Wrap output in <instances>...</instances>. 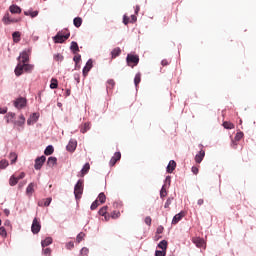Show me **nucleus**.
<instances>
[{"label": "nucleus", "instance_id": "nucleus-1", "mask_svg": "<svg viewBox=\"0 0 256 256\" xmlns=\"http://www.w3.org/2000/svg\"><path fill=\"white\" fill-rule=\"evenodd\" d=\"M35 69V65L33 64H21L18 63L17 66L15 67L14 73L16 77H21V74L25 71V73H31Z\"/></svg>", "mask_w": 256, "mask_h": 256}, {"label": "nucleus", "instance_id": "nucleus-2", "mask_svg": "<svg viewBox=\"0 0 256 256\" xmlns=\"http://www.w3.org/2000/svg\"><path fill=\"white\" fill-rule=\"evenodd\" d=\"M84 183L85 181L83 179H79L74 186V196L76 201H79V199H81V195H83V189L85 187Z\"/></svg>", "mask_w": 256, "mask_h": 256}, {"label": "nucleus", "instance_id": "nucleus-3", "mask_svg": "<svg viewBox=\"0 0 256 256\" xmlns=\"http://www.w3.org/2000/svg\"><path fill=\"white\" fill-rule=\"evenodd\" d=\"M69 37H71V33L68 32L64 34L63 31H59L54 37H52V39L54 43L59 44V43H63L64 41H67Z\"/></svg>", "mask_w": 256, "mask_h": 256}, {"label": "nucleus", "instance_id": "nucleus-4", "mask_svg": "<svg viewBox=\"0 0 256 256\" xmlns=\"http://www.w3.org/2000/svg\"><path fill=\"white\" fill-rule=\"evenodd\" d=\"M126 62L129 67H135L136 65H139V57L135 54H128Z\"/></svg>", "mask_w": 256, "mask_h": 256}, {"label": "nucleus", "instance_id": "nucleus-5", "mask_svg": "<svg viewBox=\"0 0 256 256\" xmlns=\"http://www.w3.org/2000/svg\"><path fill=\"white\" fill-rule=\"evenodd\" d=\"M45 161H47V157H45V155L37 157L35 159L34 169L36 171H40V169L43 167V165H45Z\"/></svg>", "mask_w": 256, "mask_h": 256}, {"label": "nucleus", "instance_id": "nucleus-6", "mask_svg": "<svg viewBox=\"0 0 256 256\" xmlns=\"http://www.w3.org/2000/svg\"><path fill=\"white\" fill-rule=\"evenodd\" d=\"M14 107L16 109H24V107H27V98L19 97L14 101Z\"/></svg>", "mask_w": 256, "mask_h": 256}, {"label": "nucleus", "instance_id": "nucleus-7", "mask_svg": "<svg viewBox=\"0 0 256 256\" xmlns=\"http://www.w3.org/2000/svg\"><path fill=\"white\" fill-rule=\"evenodd\" d=\"M18 63L25 64L29 62V51L24 50L20 53V55L17 58Z\"/></svg>", "mask_w": 256, "mask_h": 256}, {"label": "nucleus", "instance_id": "nucleus-8", "mask_svg": "<svg viewBox=\"0 0 256 256\" xmlns=\"http://www.w3.org/2000/svg\"><path fill=\"white\" fill-rule=\"evenodd\" d=\"M31 231H32L33 235H37V233H39V231H41V223L39 222V220H37V218L33 219Z\"/></svg>", "mask_w": 256, "mask_h": 256}, {"label": "nucleus", "instance_id": "nucleus-9", "mask_svg": "<svg viewBox=\"0 0 256 256\" xmlns=\"http://www.w3.org/2000/svg\"><path fill=\"white\" fill-rule=\"evenodd\" d=\"M2 22L4 23V25H11V23H19V19L11 18V16L9 15V12H7L3 16Z\"/></svg>", "mask_w": 256, "mask_h": 256}, {"label": "nucleus", "instance_id": "nucleus-10", "mask_svg": "<svg viewBox=\"0 0 256 256\" xmlns=\"http://www.w3.org/2000/svg\"><path fill=\"white\" fill-rule=\"evenodd\" d=\"M91 69H93V59H89L86 62V65L83 67V70H82L83 76L87 77V75L89 74V71H91Z\"/></svg>", "mask_w": 256, "mask_h": 256}, {"label": "nucleus", "instance_id": "nucleus-11", "mask_svg": "<svg viewBox=\"0 0 256 256\" xmlns=\"http://www.w3.org/2000/svg\"><path fill=\"white\" fill-rule=\"evenodd\" d=\"M77 149V140L70 139L68 145L66 146V150L69 151V153H73Z\"/></svg>", "mask_w": 256, "mask_h": 256}, {"label": "nucleus", "instance_id": "nucleus-12", "mask_svg": "<svg viewBox=\"0 0 256 256\" xmlns=\"http://www.w3.org/2000/svg\"><path fill=\"white\" fill-rule=\"evenodd\" d=\"M39 121V113H32L27 120V125H33Z\"/></svg>", "mask_w": 256, "mask_h": 256}, {"label": "nucleus", "instance_id": "nucleus-13", "mask_svg": "<svg viewBox=\"0 0 256 256\" xmlns=\"http://www.w3.org/2000/svg\"><path fill=\"white\" fill-rule=\"evenodd\" d=\"M121 159V152H116L113 157L110 159L109 165L110 167H113L117 161Z\"/></svg>", "mask_w": 256, "mask_h": 256}, {"label": "nucleus", "instance_id": "nucleus-14", "mask_svg": "<svg viewBox=\"0 0 256 256\" xmlns=\"http://www.w3.org/2000/svg\"><path fill=\"white\" fill-rule=\"evenodd\" d=\"M13 125L15 127H23V125H25V116L23 114H21L19 116V120H14L13 121Z\"/></svg>", "mask_w": 256, "mask_h": 256}, {"label": "nucleus", "instance_id": "nucleus-15", "mask_svg": "<svg viewBox=\"0 0 256 256\" xmlns=\"http://www.w3.org/2000/svg\"><path fill=\"white\" fill-rule=\"evenodd\" d=\"M175 167H177V162H175V160H170L166 167L167 173H173V171H175Z\"/></svg>", "mask_w": 256, "mask_h": 256}, {"label": "nucleus", "instance_id": "nucleus-16", "mask_svg": "<svg viewBox=\"0 0 256 256\" xmlns=\"http://www.w3.org/2000/svg\"><path fill=\"white\" fill-rule=\"evenodd\" d=\"M184 216V212H179L178 214H176L172 219V225H177V223H179V221H181Z\"/></svg>", "mask_w": 256, "mask_h": 256}, {"label": "nucleus", "instance_id": "nucleus-17", "mask_svg": "<svg viewBox=\"0 0 256 256\" xmlns=\"http://www.w3.org/2000/svg\"><path fill=\"white\" fill-rule=\"evenodd\" d=\"M205 159V150H200L198 154L195 155V162L201 163Z\"/></svg>", "mask_w": 256, "mask_h": 256}, {"label": "nucleus", "instance_id": "nucleus-18", "mask_svg": "<svg viewBox=\"0 0 256 256\" xmlns=\"http://www.w3.org/2000/svg\"><path fill=\"white\" fill-rule=\"evenodd\" d=\"M53 243V238L46 237L44 240L41 241V247L45 249V247H49Z\"/></svg>", "mask_w": 256, "mask_h": 256}, {"label": "nucleus", "instance_id": "nucleus-19", "mask_svg": "<svg viewBox=\"0 0 256 256\" xmlns=\"http://www.w3.org/2000/svg\"><path fill=\"white\" fill-rule=\"evenodd\" d=\"M9 11H10V13H12V14H20V13H21V7L15 5V4H12V5L9 7Z\"/></svg>", "mask_w": 256, "mask_h": 256}, {"label": "nucleus", "instance_id": "nucleus-20", "mask_svg": "<svg viewBox=\"0 0 256 256\" xmlns=\"http://www.w3.org/2000/svg\"><path fill=\"white\" fill-rule=\"evenodd\" d=\"M70 50L74 55H76V53H79V44H77V42L75 41H72L70 45Z\"/></svg>", "mask_w": 256, "mask_h": 256}, {"label": "nucleus", "instance_id": "nucleus-21", "mask_svg": "<svg viewBox=\"0 0 256 256\" xmlns=\"http://www.w3.org/2000/svg\"><path fill=\"white\" fill-rule=\"evenodd\" d=\"M121 55V48L116 47L111 51V59H117Z\"/></svg>", "mask_w": 256, "mask_h": 256}, {"label": "nucleus", "instance_id": "nucleus-22", "mask_svg": "<svg viewBox=\"0 0 256 256\" xmlns=\"http://www.w3.org/2000/svg\"><path fill=\"white\" fill-rule=\"evenodd\" d=\"M12 39L14 43H19L21 41V32L15 31L12 33Z\"/></svg>", "mask_w": 256, "mask_h": 256}, {"label": "nucleus", "instance_id": "nucleus-23", "mask_svg": "<svg viewBox=\"0 0 256 256\" xmlns=\"http://www.w3.org/2000/svg\"><path fill=\"white\" fill-rule=\"evenodd\" d=\"M49 167H55L57 165V157L50 156L47 161Z\"/></svg>", "mask_w": 256, "mask_h": 256}, {"label": "nucleus", "instance_id": "nucleus-24", "mask_svg": "<svg viewBox=\"0 0 256 256\" xmlns=\"http://www.w3.org/2000/svg\"><path fill=\"white\" fill-rule=\"evenodd\" d=\"M91 129V123L85 122L83 126L80 127V133H87Z\"/></svg>", "mask_w": 256, "mask_h": 256}, {"label": "nucleus", "instance_id": "nucleus-25", "mask_svg": "<svg viewBox=\"0 0 256 256\" xmlns=\"http://www.w3.org/2000/svg\"><path fill=\"white\" fill-rule=\"evenodd\" d=\"M15 115L16 114L14 112L7 113L6 116H5L6 122L7 123H13V121H15V120H13V119H15Z\"/></svg>", "mask_w": 256, "mask_h": 256}, {"label": "nucleus", "instance_id": "nucleus-26", "mask_svg": "<svg viewBox=\"0 0 256 256\" xmlns=\"http://www.w3.org/2000/svg\"><path fill=\"white\" fill-rule=\"evenodd\" d=\"M24 15H26V17H32V19L33 18H35V17H37V15H39V11H31V10H27V11H24Z\"/></svg>", "mask_w": 256, "mask_h": 256}, {"label": "nucleus", "instance_id": "nucleus-27", "mask_svg": "<svg viewBox=\"0 0 256 256\" xmlns=\"http://www.w3.org/2000/svg\"><path fill=\"white\" fill-rule=\"evenodd\" d=\"M167 245H168L167 240H162L158 243L157 247L162 251H167Z\"/></svg>", "mask_w": 256, "mask_h": 256}, {"label": "nucleus", "instance_id": "nucleus-28", "mask_svg": "<svg viewBox=\"0 0 256 256\" xmlns=\"http://www.w3.org/2000/svg\"><path fill=\"white\" fill-rule=\"evenodd\" d=\"M55 152V148H53V145H48L44 150V155H53Z\"/></svg>", "mask_w": 256, "mask_h": 256}, {"label": "nucleus", "instance_id": "nucleus-29", "mask_svg": "<svg viewBox=\"0 0 256 256\" xmlns=\"http://www.w3.org/2000/svg\"><path fill=\"white\" fill-rule=\"evenodd\" d=\"M34 187L35 183H30L26 188V194L29 196L33 195V191H35Z\"/></svg>", "mask_w": 256, "mask_h": 256}, {"label": "nucleus", "instance_id": "nucleus-30", "mask_svg": "<svg viewBox=\"0 0 256 256\" xmlns=\"http://www.w3.org/2000/svg\"><path fill=\"white\" fill-rule=\"evenodd\" d=\"M90 169H91V166L89 165V163L84 164L83 168L81 169L82 177H83V175H87V173H89Z\"/></svg>", "mask_w": 256, "mask_h": 256}, {"label": "nucleus", "instance_id": "nucleus-31", "mask_svg": "<svg viewBox=\"0 0 256 256\" xmlns=\"http://www.w3.org/2000/svg\"><path fill=\"white\" fill-rule=\"evenodd\" d=\"M114 87H115V80L109 79L107 81L106 90L111 91V89H113Z\"/></svg>", "mask_w": 256, "mask_h": 256}, {"label": "nucleus", "instance_id": "nucleus-32", "mask_svg": "<svg viewBox=\"0 0 256 256\" xmlns=\"http://www.w3.org/2000/svg\"><path fill=\"white\" fill-rule=\"evenodd\" d=\"M74 26H76L77 28L81 27V25H83V19L81 17H76L73 20Z\"/></svg>", "mask_w": 256, "mask_h": 256}, {"label": "nucleus", "instance_id": "nucleus-33", "mask_svg": "<svg viewBox=\"0 0 256 256\" xmlns=\"http://www.w3.org/2000/svg\"><path fill=\"white\" fill-rule=\"evenodd\" d=\"M17 183H19V180L17 179V177L15 175L11 176L10 180H9V185L11 187H15V185H17Z\"/></svg>", "mask_w": 256, "mask_h": 256}, {"label": "nucleus", "instance_id": "nucleus-34", "mask_svg": "<svg viewBox=\"0 0 256 256\" xmlns=\"http://www.w3.org/2000/svg\"><path fill=\"white\" fill-rule=\"evenodd\" d=\"M17 157H18L17 153H15V152H11L9 154V159H10L12 165L17 163Z\"/></svg>", "mask_w": 256, "mask_h": 256}, {"label": "nucleus", "instance_id": "nucleus-35", "mask_svg": "<svg viewBox=\"0 0 256 256\" xmlns=\"http://www.w3.org/2000/svg\"><path fill=\"white\" fill-rule=\"evenodd\" d=\"M165 187H167V184H164L160 190L161 199H164V197H167V190L165 189Z\"/></svg>", "mask_w": 256, "mask_h": 256}, {"label": "nucleus", "instance_id": "nucleus-36", "mask_svg": "<svg viewBox=\"0 0 256 256\" xmlns=\"http://www.w3.org/2000/svg\"><path fill=\"white\" fill-rule=\"evenodd\" d=\"M141 83V74L138 72L134 77V85L137 87Z\"/></svg>", "mask_w": 256, "mask_h": 256}, {"label": "nucleus", "instance_id": "nucleus-37", "mask_svg": "<svg viewBox=\"0 0 256 256\" xmlns=\"http://www.w3.org/2000/svg\"><path fill=\"white\" fill-rule=\"evenodd\" d=\"M107 209H109L108 206H103L99 211V215H101L102 217H105V215H107Z\"/></svg>", "mask_w": 256, "mask_h": 256}, {"label": "nucleus", "instance_id": "nucleus-38", "mask_svg": "<svg viewBox=\"0 0 256 256\" xmlns=\"http://www.w3.org/2000/svg\"><path fill=\"white\" fill-rule=\"evenodd\" d=\"M9 167V161L3 159L0 161V169H7Z\"/></svg>", "mask_w": 256, "mask_h": 256}, {"label": "nucleus", "instance_id": "nucleus-39", "mask_svg": "<svg viewBox=\"0 0 256 256\" xmlns=\"http://www.w3.org/2000/svg\"><path fill=\"white\" fill-rule=\"evenodd\" d=\"M98 200H99V202L100 203H105V201H107V196H105V193H100L99 195H98Z\"/></svg>", "mask_w": 256, "mask_h": 256}, {"label": "nucleus", "instance_id": "nucleus-40", "mask_svg": "<svg viewBox=\"0 0 256 256\" xmlns=\"http://www.w3.org/2000/svg\"><path fill=\"white\" fill-rule=\"evenodd\" d=\"M194 243L196 244V247H203L205 245V241L201 238H197Z\"/></svg>", "mask_w": 256, "mask_h": 256}, {"label": "nucleus", "instance_id": "nucleus-41", "mask_svg": "<svg viewBox=\"0 0 256 256\" xmlns=\"http://www.w3.org/2000/svg\"><path fill=\"white\" fill-rule=\"evenodd\" d=\"M59 87V84L57 83V79H52L50 83V89H57Z\"/></svg>", "mask_w": 256, "mask_h": 256}, {"label": "nucleus", "instance_id": "nucleus-42", "mask_svg": "<svg viewBox=\"0 0 256 256\" xmlns=\"http://www.w3.org/2000/svg\"><path fill=\"white\" fill-rule=\"evenodd\" d=\"M172 203H173V197H169V198L166 200L165 204H164V208H165V209H169V206H170Z\"/></svg>", "mask_w": 256, "mask_h": 256}, {"label": "nucleus", "instance_id": "nucleus-43", "mask_svg": "<svg viewBox=\"0 0 256 256\" xmlns=\"http://www.w3.org/2000/svg\"><path fill=\"white\" fill-rule=\"evenodd\" d=\"M167 255V250H156L155 256H165Z\"/></svg>", "mask_w": 256, "mask_h": 256}, {"label": "nucleus", "instance_id": "nucleus-44", "mask_svg": "<svg viewBox=\"0 0 256 256\" xmlns=\"http://www.w3.org/2000/svg\"><path fill=\"white\" fill-rule=\"evenodd\" d=\"M224 129H233L235 127L231 122H223Z\"/></svg>", "mask_w": 256, "mask_h": 256}, {"label": "nucleus", "instance_id": "nucleus-45", "mask_svg": "<svg viewBox=\"0 0 256 256\" xmlns=\"http://www.w3.org/2000/svg\"><path fill=\"white\" fill-rule=\"evenodd\" d=\"M83 237H85V233L80 232L76 237L77 243H81L83 241Z\"/></svg>", "mask_w": 256, "mask_h": 256}, {"label": "nucleus", "instance_id": "nucleus-46", "mask_svg": "<svg viewBox=\"0 0 256 256\" xmlns=\"http://www.w3.org/2000/svg\"><path fill=\"white\" fill-rule=\"evenodd\" d=\"M242 139H243V132H237L234 137V141H240Z\"/></svg>", "mask_w": 256, "mask_h": 256}, {"label": "nucleus", "instance_id": "nucleus-47", "mask_svg": "<svg viewBox=\"0 0 256 256\" xmlns=\"http://www.w3.org/2000/svg\"><path fill=\"white\" fill-rule=\"evenodd\" d=\"M97 207H99V201L98 200H95L91 206H90V209L91 211H95V209H97Z\"/></svg>", "mask_w": 256, "mask_h": 256}, {"label": "nucleus", "instance_id": "nucleus-48", "mask_svg": "<svg viewBox=\"0 0 256 256\" xmlns=\"http://www.w3.org/2000/svg\"><path fill=\"white\" fill-rule=\"evenodd\" d=\"M0 237H7V230L5 229V227H0Z\"/></svg>", "mask_w": 256, "mask_h": 256}, {"label": "nucleus", "instance_id": "nucleus-49", "mask_svg": "<svg viewBox=\"0 0 256 256\" xmlns=\"http://www.w3.org/2000/svg\"><path fill=\"white\" fill-rule=\"evenodd\" d=\"M53 201L52 197H48L46 198L45 202H44V207H49V205H51V202Z\"/></svg>", "mask_w": 256, "mask_h": 256}, {"label": "nucleus", "instance_id": "nucleus-50", "mask_svg": "<svg viewBox=\"0 0 256 256\" xmlns=\"http://www.w3.org/2000/svg\"><path fill=\"white\" fill-rule=\"evenodd\" d=\"M42 253L43 255H51V248H43Z\"/></svg>", "mask_w": 256, "mask_h": 256}, {"label": "nucleus", "instance_id": "nucleus-51", "mask_svg": "<svg viewBox=\"0 0 256 256\" xmlns=\"http://www.w3.org/2000/svg\"><path fill=\"white\" fill-rule=\"evenodd\" d=\"M73 61L77 65L79 63V61H81V54H78V55L74 56Z\"/></svg>", "mask_w": 256, "mask_h": 256}, {"label": "nucleus", "instance_id": "nucleus-52", "mask_svg": "<svg viewBox=\"0 0 256 256\" xmlns=\"http://www.w3.org/2000/svg\"><path fill=\"white\" fill-rule=\"evenodd\" d=\"M87 253H89V249L87 247H83L80 250V255H87Z\"/></svg>", "mask_w": 256, "mask_h": 256}, {"label": "nucleus", "instance_id": "nucleus-53", "mask_svg": "<svg viewBox=\"0 0 256 256\" xmlns=\"http://www.w3.org/2000/svg\"><path fill=\"white\" fill-rule=\"evenodd\" d=\"M54 59H55L56 61H63V55H61V54H56V55H54Z\"/></svg>", "mask_w": 256, "mask_h": 256}, {"label": "nucleus", "instance_id": "nucleus-54", "mask_svg": "<svg viewBox=\"0 0 256 256\" xmlns=\"http://www.w3.org/2000/svg\"><path fill=\"white\" fill-rule=\"evenodd\" d=\"M73 247H75V244L73 242H68L66 244V249H73Z\"/></svg>", "mask_w": 256, "mask_h": 256}, {"label": "nucleus", "instance_id": "nucleus-55", "mask_svg": "<svg viewBox=\"0 0 256 256\" xmlns=\"http://www.w3.org/2000/svg\"><path fill=\"white\" fill-rule=\"evenodd\" d=\"M123 23L124 25H129V17H127V15L123 16Z\"/></svg>", "mask_w": 256, "mask_h": 256}, {"label": "nucleus", "instance_id": "nucleus-56", "mask_svg": "<svg viewBox=\"0 0 256 256\" xmlns=\"http://www.w3.org/2000/svg\"><path fill=\"white\" fill-rule=\"evenodd\" d=\"M192 173H193L194 175H197V174L199 173V168H197L196 166H193V167H192Z\"/></svg>", "mask_w": 256, "mask_h": 256}, {"label": "nucleus", "instance_id": "nucleus-57", "mask_svg": "<svg viewBox=\"0 0 256 256\" xmlns=\"http://www.w3.org/2000/svg\"><path fill=\"white\" fill-rule=\"evenodd\" d=\"M121 215V212H113L112 219H117Z\"/></svg>", "mask_w": 256, "mask_h": 256}, {"label": "nucleus", "instance_id": "nucleus-58", "mask_svg": "<svg viewBox=\"0 0 256 256\" xmlns=\"http://www.w3.org/2000/svg\"><path fill=\"white\" fill-rule=\"evenodd\" d=\"M165 183L168 184V187L171 185V176H166Z\"/></svg>", "mask_w": 256, "mask_h": 256}, {"label": "nucleus", "instance_id": "nucleus-59", "mask_svg": "<svg viewBox=\"0 0 256 256\" xmlns=\"http://www.w3.org/2000/svg\"><path fill=\"white\" fill-rule=\"evenodd\" d=\"M24 177H25V172H22L18 176H16V179H18V181H20V179H24Z\"/></svg>", "mask_w": 256, "mask_h": 256}, {"label": "nucleus", "instance_id": "nucleus-60", "mask_svg": "<svg viewBox=\"0 0 256 256\" xmlns=\"http://www.w3.org/2000/svg\"><path fill=\"white\" fill-rule=\"evenodd\" d=\"M145 223H146V225H151V217H146L145 218Z\"/></svg>", "mask_w": 256, "mask_h": 256}, {"label": "nucleus", "instance_id": "nucleus-61", "mask_svg": "<svg viewBox=\"0 0 256 256\" xmlns=\"http://www.w3.org/2000/svg\"><path fill=\"white\" fill-rule=\"evenodd\" d=\"M5 113H7V108L0 107V115H5Z\"/></svg>", "mask_w": 256, "mask_h": 256}, {"label": "nucleus", "instance_id": "nucleus-62", "mask_svg": "<svg viewBox=\"0 0 256 256\" xmlns=\"http://www.w3.org/2000/svg\"><path fill=\"white\" fill-rule=\"evenodd\" d=\"M137 21V16L131 15V21L130 23H135Z\"/></svg>", "mask_w": 256, "mask_h": 256}, {"label": "nucleus", "instance_id": "nucleus-63", "mask_svg": "<svg viewBox=\"0 0 256 256\" xmlns=\"http://www.w3.org/2000/svg\"><path fill=\"white\" fill-rule=\"evenodd\" d=\"M156 233L161 235V233H163V226L158 227Z\"/></svg>", "mask_w": 256, "mask_h": 256}, {"label": "nucleus", "instance_id": "nucleus-64", "mask_svg": "<svg viewBox=\"0 0 256 256\" xmlns=\"http://www.w3.org/2000/svg\"><path fill=\"white\" fill-rule=\"evenodd\" d=\"M161 64L163 65V67H165V66L169 65V62L164 59L161 61Z\"/></svg>", "mask_w": 256, "mask_h": 256}]
</instances>
